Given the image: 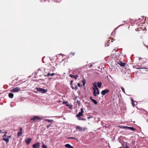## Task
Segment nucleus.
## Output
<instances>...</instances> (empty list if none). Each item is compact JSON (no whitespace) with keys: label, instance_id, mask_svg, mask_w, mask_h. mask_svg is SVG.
<instances>
[{"label":"nucleus","instance_id":"obj_1","mask_svg":"<svg viewBox=\"0 0 148 148\" xmlns=\"http://www.w3.org/2000/svg\"><path fill=\"white\" fill-rule=\"evenodd\" d=\"M42 119V118L38 116H34V117L31 118L30 121L31 122H38Z\"/></svg>","mask_w":148,"mask_h":148},{"label":"nucleus","instance_id":"obj_36","mask_svg":"<svg viewBox=\"0 0 148 148\" xmlns=\"http://www.w3.org/2000/svg\"><path fill=\"white\" fill-rule=\"evenodd\" d=\"M126 144H127V143L126 142ZM123 148H129L127 146V145H126V146L125 147H124Z\"/></svg>","mask_w":148,"mask_h":148},{"label":"nucleus","instance_id":"obj_51","mask_svg":"<svg viewBox=\"0 0 148 148\" xmlns=\"http://www.w3.org/2000/svg\"><path fill=\"white\" fill-rule=\"evenodd\" d=\"M136 30H137V29H136Z\"/></svg>","mask_w":148,"mask_h":148},{"label":"nucleus","instance_id":"obj_25","mask_svg":"<svg viewBox=\"0 0 148 148\" xmlns=\"http://www.w3.org/2000/svg\"><path fill=\"white\" fill-rule=\"evenodd\" d=\"M137 67H136V68L138 69H146V68H141L139 67V66H137Z\"/></svg>","mask_w":148,"mask_h":148},{"label":"nucleus","instance_id":"obj_48","mask_svg":"<svg viewBox=\"0 0 148 148\" xmlns=\"http://www.w3.org/2000/svg\"><path fill=\"white\" fill-rule=\"evenodd\" d=\"M84 119H82V120H84Z\"/></svg>","mask_w":148,"mask_h":148},{"label":"nucleus","instance_id":"obj_18","mask_svg":"<svg viewBox=\"0 0 148 148\" xmlns=\"http://www.w3.org/2000/svg\"><path fill=\"white\" fill-rule=\"evenodd\" d=\"M3 140L5 141L6 142V143H8V142L9 140V139L8 138H3Z\"/></svg>","mask_w":148,"mask_h":148},{"label":"nucleus","instance_id":"obj_5","mask_svg":"<svg viewBox=\"0 0 148 148\" xmlns=\"http://www.w3.org/2000/svg\"><path fill=\"white\" fill-rule=\"evenodd\" d=\"M83 109L82 108L81 109V112H79L76 115L77 117H79L83 115V113H84Z\"/></svg>","mask_w":148,"mask_h":148},{"label":"nucleus","instance_id":"obj_16","mask_svg":"<svg viewBox=\"0 0 148 148\" xmlns=\"http://www.w3.org/2000/svg\"><path fill=\"white\" fill-rule=\"evenodd\" d=\"M97 86L99 88H100L102 85V83L100 82H98L97 83Z\"/></svg>","mask_w":148,"mask_h":148},{"label":"nucleus","instance_id":"obj_12","mask_svg":"<svg viewBox=\"0 0 148 148\" xmlns=\"http://www.w3.org/2000/svg\"><path fill=\"white\" fill-rule=\"evenodd\" d=\"M65 146L66 147H67L68 148H73V147L71 146L69 144H66L65 145Z\"/></svg>","mask_w":148,"mask_h":148},{"label":"nucleus","instance_id":"obj_21","mask_svg":"<svg viewBox=\"0 0 148 148\" xmlns=\"http://www.w3.org/2000/svg\"><path fill=\"white\" fill-rule=\"evenodd\" d=\"M22 132H19L18 133H17V135H18V137H19L20 136H21V135L22 134Z\"/></svg>","mask_w":148,"mask_h":148},{"label":"nucleus","instance_id":"obj_8","mask_svg":"<svg viewBox=\"0 0 148 148\" xmlns=\"http://www.w3.org/2000/svg\"><path fill=\"white\" fill-rule=\"evenodd\" d=\"M40 1L41 2H44V1H45V2H46V4L45 5H49V3H50V2H49V1H48V0H40Z\"/></svg>","mask_w":148,"mask_h":148},{"label":"nucleus","instance_id":"obj_49","mask_svg":"<svg viewBox=\"0 0 148 148\" xmlns=\"http://www.w3.org/2000/svg\"><path fill=\"white\" fill-rule=\"evenodd\" d=\"M66 106H68V105H66Z\"/></svg>","mask_w":148,"mask_h":148},{"label":"nucleus","instance_id":"obj_32","mask_svg":"<svg viewBox=\"0 0 148 148\" xmlns=\"http://www.w3.org/2000/svg\"><path fill=\"white\" fill-rule=\"evenodd\" d=\"M54 63L53 64V62H51V63H50V65L51 66H53V68H54V66H53V65H54Z\"/></svg>","mask_w":148,"mask_h":148},{"label":"nucleus","instance_id":"obj_50","mask_svg":"<svg viewBox=\"0 0 148 148\" xmlns=\"http://www.w3.org/2000/svg\"><path fill=\"white\" fill-rule=\"evenodd\" d=\"M147 121L148 123V120H147Z\"/></svg>","mask_w":148,"mask_h":148},{"label":"nucleus","instance_id":"obj_19","mask_svg":"<svg viewBox=\"0 0 148 148\" xmlns=\"http://www.w3.org/2000/svg\"><path fill=\"white\" fill-rule=\"evenodd\" d=\"M45 121H47L49 123H50V122L52 123L53 121V120H50V119H45Z\"/></svg>","mask_w":148,"mask_h":148},{"label":"nucleus","instance_id":"obj_40","mask_svg":"<svg viewBox=\"0 0 148 148\" xmlns=\"http://www.w3.org/2000/svg\"><path fill=\"white\" fill-rule=\"evenodd\" d=\"M67 102L64 101L62 103L63 104H66L67 103Z\"/></svg>","mask_w":148,"mask_h":148},{"label":"nucleus","instance_id":"obj_38","mask_svg":"<svg viewBox=\"0 0 148 148\" xmlns=\"http://www.w3.org/2000/svg\"><path fill=\"white\" fill-rule=\"evenodd\" d=\"M77 86H79V87H80V84L79 83H78L77 84Z\"/></svg>","mask_w":148,"mask_h":148},{"label":"nucleus","instance_id":"obj_24","mask_svg":"<svg viewBox=\"0 0 148 148\" xmlns=\"http://www.w3.org/2000/svg\"><path fill=\"white\" fill-rule=\"evenodd\" d=\"M92 101L95 104H97V101L94 99H92Z\"/></svg>","mask_w":148,"mask_h":148},{"label":"nucleus","instance_id":"obj_30","mask_svg":"<svg viewBox=\"0 0 148 148\" xmlns=\"http://www.w3.org/2000/svg\"><path fill=\"white\" fill-rule=\"evenodd\" d=\"M43 148H48L47 146L44 145H43L42 146Z\"/></svg>","mask_w":148,"mask_h":148},{"label":"nucleus","instance_id":"obj_33","mask_svg":"<svg viewBox=\"0 0 148 148\" xmlns=\"http://www.w3.org/2000/svg\"><path fill=\"white\" fill-rule=\"evenodd\" d=\"M82 82H83V86H84V85L85 84V83H86L85 81L83 80L82 81Z\"/></svg>","mask_w":148,"mask_h":148},{"label":"nucleus","instance_id":"obj_14","mask_svg":"<svg viewBox=\"0 0 148 148\" xmlns=\"http://www.w3.org/2000/svg\"><path fill=\"white\" fill-rule=\"evenodd\" d=\"M8 96L10 98H12L14 97V95L12 93H10L8 94Z\"/></svg>","mask_w":148,"mask_h":148},{"label":"nucleus","instance_id":"obj_43","mask_svg":"<svg viewBox=\"0 0 148 148\" xmlns=\"http://www.w3.org/2000/svg\"><path fill=\"white\" fill-rule=\"evenodd\" d=\"M92 64H91L89 67H92Z\"/></svg>","mask_w":148,"mask_h":148},{"label":"nucleus","instance_id":"obj_23","mask_svg":"<svg viewBox=\"0 0 148 148\" xmlns=\"http://www.w3.org/2000/svg\"><path fill=\"white\" fill-rule=\"evenodd\" d=\"M131 101H132V104L134 107H135V105L134 104V102L132 99H131Z\"/></svg>","mask_w":148,"mask_h":148},{"label":"nucleus","instance_id":"obj_15","mask_svg":"<svg viewBox=\"0 0 148 148\" xmlns=\"http://www.w3.org/2000/svg\"><path fill=\"white\" fill-rule=\"evenodd\" d=\"M95 87H96V89L97 90V94H99V90L98 88L97 87L96 85H94Z\"/></svg>","mask_w":148,"mask_h":148},{"label":"nucleus","instance_id":"obj_47","mask_svg":"<svg viewBox=\"0 0 148 148\" xmlns=\"http://www.w3.org/2000/svg\"><path fill=\"white\" fill-rule=\"evenodd\" d=\"M39 71H40V69H39V70H38V72Z\"/></svg>","mask_w":148,"mask_h":148},{"label":"nucleus","instance_id":"obj_28","mask_svg":"<svg viewBox=\"0 0 148 148\" xmlns=\"http://www.w3.org/2000/svg\"><path fill=\"white\" fill-rule=\"evenodd\" d=\"M2 133H5V134H4V135H3V137H4V136H6V134L7 133V132H2Z\"/></svg>","mask_w":148,"mask_h":148},{"label":"nucleus","instance_id":"obj_17","mask_svg":"<svg viewBox=\"0 0 148 148\" xmlns=\"http://www.w3.org/2000/svg\"><path fill=\"white\" fill-rule=\"evenodd\" d=\"M128 129H129L130 130H132V131H135V130H136V129L134 128L133 127H129Z\"/></svg>","mask_w":148,"mask_h":148},{"label":"nucleus","instance_id":"obj_42","mask_svg":"<svg viewBox=\"0 0 148 148\" xmlns=\"http://www.w3.org/2000/svg\"><path fill=\"white\" fill-rule=\"evenodd\" d=\"M90 99L92 101V99H93L92 98V97H90Z\"/></svg>","mask_w":148,"mask_h":148},{"label":"nucleus","instance_id":"obj_2","mask_svg":"<svg viewBox=\"0 0 148 148\" xmlns=\"http://www.w3.org/2000/svg\"><path fill=\"white\" fill-rule=\"evenodd\" d=\"M36 88L38 91L41 92L43 93H45L47 91V90L40 87H36Z\"/></svg>","mask_w":148,"mask_h":148},{"label":"nucleus","instance_id":"obj_6","mask_svg":"<svg viewBox=\"0 0 148 148\" xmlns=\"http://www.w3.org/2000/svg\"><path fill=\"white\" fill-rule=\"evenodd\" d=\"M109 92V90L108 89H105L103 90L101 92V94L103 95H104L108 93Z\"/></svg>","mask_w":148,"mask_h":148},{"label":"nucleus","instance_id":"obj_31","mask_svg":"<svg viewBox=\"0 0 148 148\" xmlns=\"http://www.w3.org/2000/svg\"><path fill=\"white\" fill-rule=\"evenodd\" d=\"M51 126V124H49L47 126V128L48 129V128H49V127H50Z\"/></svg>","mask_w":148,"mask_h":148},{"label":"nucleus","instance_id":"obj_39","mask_svg":"<svg viewBox=\"0 0 148 148\" xmlns=\"http://www.w3.org/2000/svg\"><path fill=\"white\" fill-rule=\"evenodd\" d=\"M69 138H70V139H75V138H73V137H70Z\"/></svg>","mask_w":148,"mask_h":148},{"label":"nucleus","instance_id":"obj_27","mask_svg":"<svg viewBox=\"0 0 148 148\" xmlns=\"http://www.w3.org/2000/svg\"><path fill=\"white\" fill-rule=\"evenodd\" d=\"M122 62L120 60H119L117 62V64L120 65V66L121 64H122Z\"/></svg>","mask_w":148,"mask_h":148},{"label":"nucleus","instance_id":"obj_34","mask_svg":"<svg viewBox=\"0 0 148 148\" xmlns=\"http://www.w3.org/2000/svg\"><path fill=\"white\" fill-rule=\"evenodd\" d=\"M75 54V52H71V54L73 56H74Z\"/></svg>","mask_w":148,"mask_h":148},{"label":"nucleus","instance_id":"obj_44","mask_svg":"<svg viewBox=\"0 0 148 148\" xmlns=\"http://www.w3.org/2000/svg\"><path fill=\"white\" fill-rule=\"evenodd\" d=\"M1 131H2L1 130H0V133H2L1 132Z\"/></svg>","mask_w":148,"mask_h":148},{"label":"nucleus","instance_id":"obj_45","mask_svg":"<svg viewBox=\"0 0 148 148\" xmlns=\"http://www.w3.org/2000/svg\"><path fill=\"white\" fill-rule=\"evenodd\" d=\"M54 64H55V65L56 66V63H54Z\"/></svg>","mask_w":148,"mask_h":148},{"label":"nucleus","instance_id":"obj_3","mask_svg":"<svg viewBox=\"0 0 148 148\" xmlns=\"http://www.w3.org/2000/svg\"><path fill=\"white\" fill-rule=\"evenodd\" d=\"M20 88L16 87L12 89L11 90V91L13 92H17L20 91Z\"/></svg>","mask_w":148,"mask_h":148},{"label":"nucleus","instance_id":"obj_29","mask_svg":"<svg viewBox=\"0 0 148 148\" xmlns=\"http://www.w3.org/2000/svg\"><path fill=\"white\" fill-rule=\"evenodd\" d=\"M121 89L122 90V91H123V92L124 93H125V89H124V88L122 87H121Z\"/></svg>","mask_w":148,"mask_h":148},{"label":"nucleus","instance_id":"obj_46","mask_svg":"<svg viewBox=\"0 0 148 148\" xmlns=\"http://www.w3.org/2000/svg\"><path fill=\"white\" fill-rule=\"evenodd\" d=\"M51 79V78H49V79Z\"/></svg>","mask_w":148,"mask_h":148},{"label":"nucleus","instance_id":"obj_22","mask_svg":"<svg viewBox=\"0 0 148 148\" xmlns=\"http://www.w3.org/2000/svg\"><path fill=\"white\" fill-rule=\"evenodd\" d=\"M94 91H93V95L94 96H97V94L96 93V90L95 88H93Z\"/></svg>","mask_w":148,"mask_h":148},{"label":"nucleus","instance_id":"obj_9","mask_svg":"<svg viewBox=\"0 0 148 148\" xmlns=\"http://www.w3.org/2000/svg\"><path fill=\"white\" fill-rule=\"evenodd\" d=\"M69 76L71 78H74L75 79H77L78 75H73L72 74H70Z\"/></svg>","mask_w":148,"mask_h":148},{"label":"nucleus","instance_id":"obj_20","mask_svg":"<svg viewBox=\"0 0 148 148\" xmlns=\"http://www.w3.org/2000/svg\"><path fill=\"white\" fill-rule=\"evenodd\" d=\"M71 88L73 89H75V90H77L78 89V87L77 86H75L74 87H73V86H71Z\"/></svg>","mask_w":148,"mask_h":148},{"label":"nucleus","instance_id":"obj_11","mask_svg":"<svg viewBox=\"0 0 148 148\" xmlns=\"http://www.w3.org/2000/svg\"><path fill=\"white\" fill-rule=\"evenodd\" d=\"M76 130L79 131H81L82 130V128L79 126H77L76 127Z\"/></svg>","mask_w":148,"mask_h":148},{"label":"nucleus","instance_id":"obj_37","mask_svg":"<svg viewBox=\"0 0 148 148\" xmlns=\"http://www.w3.org/2000/svg\"><path fill=\"white\" fill-rule=\"evenodd\" d=\"M73 81L72 80L71 81V83H70V85L71 86L72 85V83H73Z\"/></svg>","mask_w":148,"mask_h":148},{"label":"nucleus","instance_id":"obj_41","mask_svg":"<svg viewBox=\"0 0 148 148\" xmlns=\"http://www.w3.org/2000/svg\"><path fill=\"white\" fill-rule=\"evenodd\" d=\"M11 137V135L9 136H7V137H8V138H10Z\"/></svg>","mask_w":148,"mask_h":148},{"label":"nucleus","instance_id":"obj_7","mask_svg":"<svg viewBox=\"0 0 148 148\" xmlns=\"http://www.w3.org/2000/svg\"><path fill=\"white\" fill-rule=\"evenodd\" d=\"M32 140L31 138H27V139L25 140V141L26 143V144L27 145H29L31 141Z\"/></svg>","mask_w":148,"mask_h":148},{"label":"nucleus","instance_id":"obj_4","mask_svg":"<svg viewBox=\"0 0 148 148\" xmlns=\"http://www.w3.org/2000/svg\"><path fill=\"white\" fill-rule=\"evenodd\" d=\"M33 148H40V144L39 143L37 142L33 145Z\"/></svg>","mask_w":148,"mask_h":148},{"label":"nucleus","instance_id":"obj_26","mask_svg":"<svg viewBox=\"0 0 148 148\" xmlns=\"http://www.w3.org/2000/svg\"><path fill=\"white\" fill-rule=\"evenodd\" d=\"M121 127L122 128H124V129H126V128H128L129 127L126 126H122V127Z\"/></svg>","mask_w":148,"mask_h":148},{"label":"nucleus","instance_id":"obj_10","mask_svg":"<svg viewBox=\"0 0 148 148\" xmlns=\"http://www.w3.org/2000/svg\"><path fill=\"white\" fill-rule=\"evenodd\" d=\"M120 66L123 67H125L128 66V65L126 63L122 62V64H121Z\"/></svg>","mask_w":148,"mask_h":148},{"label":"nucleus","instance_id":"obj_13","mask_svg":"<svg viewBox=\"0 0 148 148\" xmlns=\"http://www.w3.org/2000/svg\"><path fill=\"white\" fill-rule=\"evenodd\" d=\"M56 74L54 73H52L51 74H50L49 73H48L47 75H45L44 76L45 77H48L49 75H51V76H53V75H55Z\"/></svg>","mask_w":148,"mask_h":148},{"label":"nucleus","instance_id":"obj_35","mask_svg":"<svg viewBox=\"0 0 148 148\" xmlns=\"http://www.w3.org/2000/svg\"><path fill=\"white\" fill-rule=\"evenodd\" d=\"M20 132H22V127H20Z\"/></svg>","mask_w":148,"mask_h":148}]
</instances>
